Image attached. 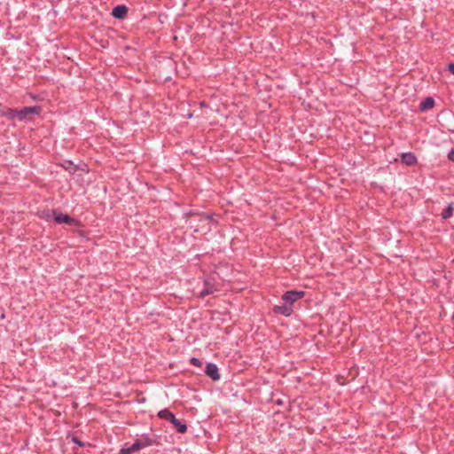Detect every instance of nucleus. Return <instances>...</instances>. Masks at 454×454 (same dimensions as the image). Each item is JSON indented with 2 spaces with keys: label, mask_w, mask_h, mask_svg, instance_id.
I'll return each mask as SVG.
<instances>
[{
  "label": "nucleus",
  "mask_w": 454,
  "mask_h": 454,
  "mask_svg": "<svg viewBox=\"0 0 454 454\" xmlns=\"http://www.w3.org/2000/svg\"><path fill=\"white\" fill-rule=\"evenodd\" d=\"M52 215H54V222L56 223L61 224L66 223L68 225L80 226V221L71 217L70 215L63 213H58L56 210H52Z\"/></svg>",
  "instance_id": "nucleus-1"
},
{
  "label": "nucleus",
  "mask_w": 454,
  "mask_h": 454,
  "mask_svg": "<svg viewBox=\"0 0 454 454\" xmlns=\"http://www.w3.org/2000/svg\"><path fill=\"white\" fill-rule=\"evenodd\" d=\"M42 111L40 106H25L21 109H16L15 119H19L20 121H23L27 118L30 114H39Z\"/></svg>",
  "instance_id": "nucleus-2"
},
{
  "label": "nucleus",
  "mask_w": 454,
  "mask_h": 454,
  "mask_svg": "<svg viewBox=\"0 0 454 454\" xmlns=\"http://www.w3.org/2000/svg\"><path fill=\"white\" fill-rule=\"evenodd\" d=\"M305 296L304 291H295V290H290L284 293L282 295V301L286 302L290 307H293V304L297 301L298 300H301Z\"/></svg>",
  "instance_id": "nucleus-3"
},
{
  "label": "nucleus",
  "mask_w": 454,
  "mask_h": 454,
  "mask_svg": "<svg viewBox=\"0 0 454 454\" xmlns=\"http://www.w3.org/2000/svg\"><path fill=\"white\" fill-rule=\"evenodd\" d=\"M218 289L215 287L211 278H207L204 280V288L201 290L199 297L204 298L207 295L214 294Z\"/></svg>",
  "instance_id": "nucleus-4"
},
{
  "label": "nucleus",
  "mask_w": 454,
  "mask_h": 454,
  "mask_svg": "<svg viewBox=\"0 0 454 454\" xmlns=\"http://www.w3.org/2000/svg\"><path fill=\"white\" fill-rule=\"evenodd\" d=\"M154 441L148 435H142L141 438L137 439L132 444L136 451H138L145 447L153 445Z\"/></svg>",
  "instance_id": "nucleus-5"
},
{
  "label": "nucleus",
  "mask_w": 454,
  "mask_h": 454,
  "mask_svg": "<svg viewBox=\"0 0 454 454\" xmlns=\"http://www.w3.org/2000/svg\"><path fill=\"white\" fill-rule=\"evenodd\" d=\"M272 311L274 314H279L285 317H290L294 312L293 307H290V305L285 301H283V304L281 305H275L272 308Z\"/></svg>",
  "instance_id": "nucleus-6"
},
{
  "label": "nucleus",
  "mask_w": 454,
  "mask_h": 454,
  "mask_svg": "<svg viewBox=\"0 0 454 454\" xmlns=\"http://www.w3.org/2000/svg\"><path fill=\"white\" fill-rule=\"evenodd\" d=\"M129 9L124 4H119L113 8L112 16L117 20H123L128 15Z\"/></svg>",
  "instance_id": "nucleus-7"
},
{
  "label": "nucleus",
  "mask_w": 454,
  "mask_h": 454,
  "mask_svg": "<svg viewBox=\"0 0 454 454\" xmlns=\"http://www.w3.org/2000/svg\"><path fill=\"white\" fill-rule=\"evenodd\" d=\"M205 373L213 380H218L221 378L217 365L213 363L207 364Z\"/></svg>",
  "instance_id": "nucleus-8"
},
{
  "label": "nucleus",
  "mask_w": 454,
  "mask_h": 454,
  "mask_svg": "<svg viewBox=\"0 0 454 454\" xmlns=\"http://www.w3.org/2000/svg\"><path fill=\"white\" fill-rule=\"evenodd\" d=\"M193 216H198L199 217V220L200 221H209L211 222L213 220V217L211 215H208V214H206V213H201V212H198V211H189V212H186L184 214V217L188 220Z\"/></svg>",
  "instance_id": "nucleus-9"
},
{
  "label": "nucleus",
  "mask_w": 454,
  "mask_h": 454,
  "mask_svg": "<svg viewBox=\"0 0 454 454\" xmlns=\"http://www.w3.org/2000/svg\"><path fill=\"white\" fill-rule=\"evenodd\" d=\"M400 157L401 162L406 166H414L417 163V158L413 153H403Z\"/></svg>",
  "instance_id": "nucleus-10"
},
{
  "label": "nucleus",
  "mask_w": 454,
  "mask_h": 454,
  "mask_svg": "<svg viewBox=\"0 0 454 454\" xmlns=\"http://www.w3.org/2000/svg\"><path fill=\"white\" fill-rule=\"evenodd\" d=\"M434 99L432 97H427L420 102L419 108L421 112H426L432 109L434 106Z\"/></svg>",
  "instance_id": "nucleus-11"
},
{
  "label": "nucleus",
  "mask_w": 454,
  "mask_h": 454,
  "mask_svg": "<svg viewBox=\"0 0 454 454\" xmlns=\"http://www.w3.org/2000/svg\"><path fill=\"white\" fill-rule=\"evenodd\" d=\"M158 417L160 419H165V420H168L169 421L170 423L173 422V420L176 419V416L174 415V413H172L168 409H163L161 411H160L158 412Z\"/></svg>",
  "instance_id": "nucleus-12"
},
{
  "label": "nucleus",
  "mask_w": 454,
  "mask_h": 454,
  "mask_svg": "<svg viewBox=\"0 0 454 454\" xmlns=\"http://www.w3.org/2000/svg\"><path fill=\"white\" fill-rule=\"evenodd\" d=\"M177 433L179 434H184L187 432V426L186 424L183 423L182 421H180L179 419H177L176 418L173 420V422L171 423Z\"/></svg>",
  "instance_id": "nucleus-13"
},
{
  "label": "nucleus",
  "mask_w": 454,
  "mask_h": 454,
  "mask_svg": "<svg viewBox=\"0 0 454 454\" xmlns=\"http://www.w3.org/2000/svg\"><path fill=\"white\" fill-rule=\"evenodd\" d=\"M16 109L7 108L6 110L0 111V115L8 118L9 120L15 119Z\"/></svg>",
  "instance_id": "nucleus-14"
},
{
  "label": "nucleus",
  "mask_w": 454,
  "mask_h": 454,
  "mask_svg": "<svg viewBox=\"0 0 454 454\" xmlns=\"http://www.w3.org/2000/svg\"><path fill=\"white\" fill-rule=\"evenodd\" d=\"M453 207H452V203L449 204V206L443 209V211L442 212L441 215L442 217V219H449L450 217L452 216L453 215Z\"/></svg>",
  "instance_id": "nucleus-15"
},
{
  "label": "nucleus",
  "mask_w": 454,
  "mask_h": 454,
  "mask_svg": "<svg viewBox=\"0 0 454 454\" xmlns=\"http://www.w3.org/2000/svg\"><path fill=\"white\" fill-rule=\"evenodd\" d=\"M137 452L134 449L133 445L128 447V448H122L121 449L120 452L118 454H133Z\"/></svg>",
  "instance_id": "nucleus-16"
},
{
  "label": "nucleus",
  "mask_w": 454,
  "mask_h": 454,
  "mask_svg": "<svg viewBox=\"0 0 454 454\" xmlns=\"http://www.w3.org/2000/svg\"><path fill=\"white\" fill-rule=\"evenodd\" d=\"M190 363L191 364L196 366V367H201L202 366V362L197 358V357H192L190 359Z\"/></svg>",
  "instance_id": "nucleus-17"
},
{
  "label": "nucleus",
  "mask_w": 454,
  "mask_h": 454,
  "mask_svg": "<svg viewBox=\"0 0 454 454\" xmlns=\"http://www.w3.org/2000/svg\"><path fill=\"white\" fill-rule=\"evenodd\" d=\"M72 442L77 444L79 447H83L84 442H82L79 438L73 436L71 439Z\"/></svg>",
  "instance_id": "nucleus-18"
},
{
  "label": "nucleus",
  "mask_w": 454,
  "mask_h": 454,
  "mask_svg": "<svg viewBox=\"0 0 454 454\" xmlns=\"http://www.w3.org/2000/svg\"><path fill=\"white\" fill-rule=\"evenodd\" d=\"M448 159L454 162V149L450 150L448 153Z\"/></svg>",
  "instance_id": "nucleus-19"
},
{
  "label": "nucleus",
  "mask_w": 454,
  "mask_h": 454,
  "mask_svg": "<svg viewBox=\"0 0 454 454\" xmlns=\"http://www.w3.org/2000/svg\"><path fill=\"white\" fill-rule=\"evenodd\" d=\"M446 69L450 71L452 74H454V63H450Z\"/></svg>",
  "instance_id": "nucleus-20"
},
{
  "label": "nucleus",
  "mask_w": 454,
  "mask_h": 454,
  "mask_svg": "<svg viewBox=\"0 0 454 454\" xmlns=\"http://www.w3.org/2000/svg\"><path fill=\"white\" fill-rule=\"evenodd\" d=\"M50 216H51L50 211H43V215H42L43 218H45V219L48 220L50 218Z\"/></svg>",
  "instance_id": "nucleus-21"
}]
</instances>
